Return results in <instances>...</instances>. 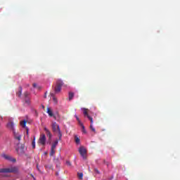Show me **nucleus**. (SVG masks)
<instances>
[{
	"label": "nucleus",
	"mask_w": 180,
	"mask_h": 180,
	"mask_svg": "<svg viewBox=\"0 0 180 180\" xmlns=\"http://www.w3.org/2000/svg\"><path fill=\"white\" fill-rule=\"evenodd\" d=\"M51 127L53 133H58L59 141H61V137H63V134L61 133L60 125H58L57 122H52Z\"/></svg>",
	"instance_id": "nucleus-1"
},
{
	"label": "nucleus",
	"mask_w": 180,
	"mask_h": 180,
	"mask_svg": "<svg viewBox=\"0 0 180 180\" xmlns=\"http://www.w3.org/2000/svg\"><path fill=\"white\" fill-rule=\"evenodd\" d=\"M18 171L19 169L16 167L0 169V173H3V174H8V173L18 174Z\"/></svg>",
	"instance_id": "nucleus-2"
},
{
	"label": "nucleus",
	"mask_w": 180,
	"mask_h": 180,
	"mask_svg": "<svg viewBox=\"0 0 180 180\" xmlns=\"http://www.w3.org/2000/svg\"><path fill=\"white\" fill-rule=\"evenodd\" d=\"M64 83L61 81V79H58L56 81V84L54 86V92L55 94H60L61 92V88Z\"/></svg>",
	"instance_id": "nucleus-3"
},
{
	"label": "nucleus",
	"mask_w": 180,
	"mask_h": 180,
	"mask_svg": "<svg viewBox=\"0 0 180 180\" xmlns=\"http://www.w3.org/2000/svg\"><path fill=\"white\" fill-rule=\"evenodd\" d=\"M79 153L82 157L83 160H86V149L84 146H81L79 148Z\"/></svg>",
	"instance_id": "nucleus-4"
},
{
	"label": "nucleus",
	"mask_w": 180,
	"mask_h": 180,
	"mask_svg": "<svg viewBox=\"0 0 180 180\" xmlns=\"http://www.w3.org/2000/svg\"><path fill=\"white\" fill-rule=\"evenodd\" d=\"M46 140H47V139H46V135L44 134H42L39 136L38 143L39 144H41V146H45Z\"/></svg>",
	"instance_id": "nucleus-5"
},
{
	"label": "nucleus",
	"mask_w": 180,
	"mask_h": 180,
	"mask_svg": "<svg viewBox=\"0 0 180 180\" xmlns=\"http://www.w3.org/2000/svg\"><path fill=\"white\" fill-rule=\"evenodd\" d=\"M24 102L27 106H30V98H29V93L25 91L24 93Z\"/></svg>",
	"instance_id": "nucleus-6"
},
{
	"label": "nucleus",
	"mask_w": 180,
	"mask_h": 180,
	"mask_svg": "<svg viewBox=\"0 0 180 180\" xmlns=\"http://www.w3.org/2000/svg\"><path fill=\"white\" fill-rule=\"evenodd\" d=\"M82 110H83V114L84 115V117H87L89 120H90L91 123H94V118H92V117H91L89 114H88V109L83 108Z\"/></svg>",
	"instance_id": "nucleus-7"
},
{
	"label": "nucleus",
	"mask_w": 180,
	"mask_h": 180,
	"mask_svg": "<svg viewBox=\"0 0 180 180\" xmlns=\"http://www.w3.org/2000/svg\"><path fill=\"white\" fill-rule=\"evenodd\" d=\"M7 129L11 130V131H15V124L12 121H9L6 124Z\"/></svg>",
	"instance_id": "nucleus-8"
},
{
	"label": "nucleus",
	"mask_w": 180,
	"mask_h": 180,
	"mask_svg": "<svg viewBox=\"0 0 180 180\" xmlns=\"http://www.w3.org/2000/svg\"><path fill=\"white\" fill-rule=\"evenodd\" d=\"M16 151L19 155L25 154V145L22 144L20 147L17 148Z\"/></svg>",
	"instance_id": "nucleus-9"
},
{
	"label": "nucleus",
	"mask_w": 180,
	"mask_h": 180,
	"mask_svg": "<svg viewBox=\"0 0 180 180\" xmlns=\"http://www.w3.org/2000/svg\"><path fill=\"white\" fill-rule=\"evenodd\" d=\"M26 123H27V121L23 120L20 122V126H22V127L26 129L27 136V137H29V128L26 127Z\"/></svg>",
	"instance_id": "nucleus-10"
},
{
	"label": "nucleus",
	"mask_w": 180,
	"mask_h": 180,
	"mask_svg": "<svg viewBox=\"0 0 180 180\" xmlns=\"http://www.w3.org/2000/svg\"><path fill=\"white\" fill-rule=\"evenodd\" d=\"M1 157L3 158H4L5 160H8V161H12L13 162H16V160L12 159V158H11V156H9L8 155L3 154V155H1Z\"/></svg>",
	"instance_id": "nucleus-11"
},
{
	"label": "nucleus",
	"mask_w": 180,
	"mask_h": 180,
	"mask_svg": "<svg viewBox=\"0 0 180 180\" xmlns=\"http://www.w3.org/2000/svg\"><path fill=\"white\" fill-rule=\"evenodd\" d=\"M13 133V137L15 140H18V141H20V140H22V136L16 133V131H14Z\"/></svg>",
	"instance_id": "nucleus-12"
},
{
	"label": "nucleus",
	"mask_w": 180,
	"mask_h": 180,
	"mask_svg": "<svg viewBox=\"0 0 180 180\" xmlns=\"http://www.w3.org/2000/svg\"><path fill=\"white\" fill-rule=\"evenodd\" d=\"M58 141H60V139H56L53 143L52 144L51 147V150H56V147H57V146L58 145Z\"/></svg>",
	"instance_id": "nucleus-13"
},
{
	"label": "nucleus",
	"mask_w": 180,
	"mask_h": 180,
	"mask_svg": "<svg viewBox=\"0 0 180 180\" xmlns=\"http://www.w3.org/2000/svg\"><path fill=\"white\" fill-rule=\"evenodd\" d=\"M44 130L46 134V136L49 138L51 139V132L50 131V130H49V129H47V127H44Z\"/></svg>",
	"instance_id": "nucleus-14"
},
{
	"label": "nucleus",
	"mask_w": 180,
	"mask_h": 180,
	"mask_svg": "<svg viewBox=\"0 0 180 180\" xmlns=\"http://www.w3.org/2000/svg\"><path fill=\"white\" fill-rule=\"evenodd\" d=\"M16 96L20 98L22 96V86L18 88V91L16 93Z\"/></svg>",
	"instance_id": "nucleus-15"
},
{
	"label": "nucleus",
	"mask_w": 180,
	"mask_h": 180,
	"mask_svg": "<svg viewBox=\"0 0 180 180\" xmlns=\"http://www.w3.org/2000/svg\"><path fill=\"white\" fill-rule=\"evenodd\" d=\"M51 96H52L54 103L57 105V103H58V101L57 100V98H56V96H54V94L51 93Z\"/></svg>",
	"instance_id": "nucleus-16"
},
{
	"label": "nucleus",
	"mask_w": 180,
	"mask_h": 180,
	"mask_svg": "<svg viewBox=\"0 0 180 180\" xmlns=\"http://www.w3.org/2000/svg\"><path fill=\"white\" fill-rule=\"evenodd\" d=\"M47 113L51 117H53V116H54V114H53V111H51V109H50V108H47Z\"/></svg>",
	"instance_id": "nucleus-17"
},
{
	"label": "nucleus",
	"mask_w": 180,
	"mask_h": 180,
	"mask_svg": "<svg viewBox=\"0 0 180 180\" xmlns=\"http://www.w3.org/2000/svg\"><path fill=\"white\" fill-rule=\"evenodd\" d=\"M75 141L76 143V144H79L81 139H79V138H78V136H75Z\"/></svg>",
	"instance_id": "nucleus-18"
},
{
	"label": "nucleus",
	"mask_w": 180,
	"mask_h": 180,
	"mask_svg": "<svg viewBox=\"0 0 180 180\" xmlns=\"http://www.w3.org/2000/svg\"><path fill=\"white\" fill-rule=\"evenodd\" d=\"M32 148H36V136H34V139L32 141Z\"/></svg>",
	"instance_id": "nucleus-19"
},
{
	"label": "nucleus",
	"mask_w": 180,
	"mask_h": 180,
	"mask_svg": "<svg viewBox=\"0 0 180 180\" xmlns=\"http://www.w3.org/2000/svg\"><path fill=\"white\" fill-rule=\"evenodd\" d=\"M78 179L80 180H82L84 178V174L83 173H77Z\"/></svg>",
	"instance_id": "nucleus-20"
},
{
	"label": "nucleus",
	"mask_w": 180,
	"mask_h": 180,
	"mask_svg": "<svg viewBox=\"0 0 180 180\" xmlns=\"http://www.w3.org/2000/svg\"><path fill=\"white\" fill-rule=\"evenodd\" d=\"M72 98H74V93L70 92L69 93V101H72Z\"/></svg>",
	"instance_id": "nucleus-21"
},
{
	"label": "nucleus",
	"mask_w": 180,
	"mask_h": 180,
	"mask_svg": "<svg viewBox=\"0 0 180 180\" xmlns=\"http://www.w3.org/2000/svg\"><path fill=\"white\" fill-rule=\"evenodd\" d=\"M54 154H56V150H54V149H51V152H50V153H49V155H50L51 157H53V155H54Z\"/></svg>",
	"instance_id": "nucleus-22"
},
{
	"label": "nucleus",
	"mask_w": 180,
	"mask_h": 180,
	"mask_svg": "<svg viewBox=\"0 0 180 180\" xmlns=\"http://www.w3.org/2000/svg\"><path fill=\"white\" fill-rule=\"evenodd\" d=\"M93 124H94V123H91L90 129H91V131H94V133H96V131L95 130Z\"/></svg>",
	"instance_id": "nucleus-23"
},
{
	"label": "nucleus",
	"mask_w": 180,
	"mask_h": 180,
	"mask_svg": "<svg viewBox=\"0 0 180 180\" xmlns=\"http://www.w3.org/2000/svg\"><path fill=\"white\" fill-rule=\"evenodd\" d=\"M82 133H84V134H86V130H85V126H84V124H82Z\"/></svg>",
	"instance_id": "nucleus-24"
},
{
	"label": "nucleus",
	"mask_w": 180,
	"mask_h": 180,
	"mask_svg": "<svg viewBox=\"0 0 180 180\" xmlns=\"http://www.w3.org/2000/svg\"><path fill=\"white\" fill-rule=\"evenodd\" d=\"M66 165H68V167H71V162H70L69 160H67Z\"/></svg>",
	"instance_id": "nucleus-25"
},
{
	"label": "nucleus",
	"mask_w": 180,
	"mask_h": 180,
	"mask_svg": "<svg viewBox=\"0 0 180 180\" xmlns=\"http://www.w3.org/2000/svg\"><path fill=\"white\" fill-rule=\"evenodd\" d=\"M78 122H79V124L81 126V127H82V124H82V122H81V120H79Z\"/></svg>",
	"instance_id": "nucleus-26"
},
{
	"label": "nucleus",
	"mask_w": 180,
	"mask_h": 180,
	"mask_svg": "<svg viewBox=\"0 0 180 180\" xmlns=\"http://www.w3.org/2000/svg\"><path fill=\"white\" fill-rule=\"evenodd\" d=\"M95 172H96V174H99V170H98V169H94Z\"/></svg>",
	"instance_id": "nucleus-27"
},
{
	"label": "nucleus",
	"mask_w": 180,
	"mask_h": 180,
	"mask_svg": "<svg viewBox=\"0 0 180 180\" xmlns=\"http://www.w3.org/2000/svg\"><path fill=\"white\" fill-rule=\"evenodd\" d=\"M75 117H76V119H77V122H78V121H79V117H78V116H77V115H75Z\"/></svg>",
	"instance_id": "nucleus-28"
},
{
	"label": "nucleus",
	"mask_w": 180,
	"mask_h": 180,
	"mask_svg": "<svg viewBox=\"0 0 180 180\" xmlns=\"http://www.w3.org/2000/svg\"><path fill=\"white\" fill-rule=\"evenodd\" d=\"M36 86H37V84L36 83H34V84H33V87H34V88H36Z\"/></svg>",
	"instance_id": "nucleus-29"
},
{
	"label": "nucleus",
	"mask_w": 180,
	"mask_h": 180,
	"mask_svg": "<svg viewBox=\"0 0 180 180\" xmlns=\"http://www.w3.org/2000/svg\"><path fill=\"white\" fill-rule=\"evenodd\" d=\"M44 98H47V93H45Z\"/></svg>",
	"instance_id": "nucleus-30"
},
{
	"label": "nucleus",
	"mask_w": 180,
	"mask_h": 180,
	"mask_svg": "<svg viewBox=\"0 0 180 180\" xmlns=\"http://www.w3.org/2000/svg\"><path fill=\"white\" fill-rule=\"evenodd\" d=\"M43 109H44V105L42 106Z\"/></svg>",
	"instance_id": "nucleus-31"
}]
</instances>
